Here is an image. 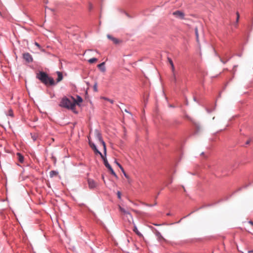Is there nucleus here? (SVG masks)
Here are the masks:
<instances>
[{"mask_svg":"<svg viewBox=\"0 0 253 253\" xmlns=\"http://www.w3.org/2000/svg\"><path fill=\"white\" fill-rule=\"evenodd\" d=\"M17 156L18 157V161L20 163H22L24 161V157L20 153H18L17 154Z\"/></svg>","mask_w":253,"mask_h":253,"instance_id":"dca6fc26","label":"nucleus"},{"mask_svg":"<svg viewBox=\"0 0 253 253\" xmlns=\"http://www.w3.org/2000/svg\"><path fill=\"white\" fill-rule=\"evenodd\" d=\"M124 174L125 176L127 179H128V178H129V177L128 176V175L126 173V172L124 173Z\"/></svg>","mask_w":253,"mask_h":253,"instance_id":"cd10ccee","label":"nucleus"},{"mask_svg":"<svg viewBox=\"0 0 253 253\" xmlns=\"http://www.w3.org/2000/svg\"><path fill=\"white\" fill-rule=\"evenodd\" d=\"M56 73H57V76H58V78H57L56 81H57V82H59L61 81H62V80L63 79L62 74L61 72H59V71H57L56 72Z\"/></svg>","mask_w":253,"mask_h":253,"instance_id":"4468645a","label":"nucleus"},{"mask_svg":"<svg viewBox=\"0 0 253 253\" xmlns=\"http://www.w3.org/2000/svg\"><path fill=\"white\" fill-rule=\"evenodd\" d=\"M220 60H221L222 62H223V63H225L226 62V61H225V62L223 61L222 60V59H220Z\"/></svg>","mask_w":253,"mask_h":253,"instance_id":"e433bc0d","label":"nucleus"},{"mask_svg":"<svg viewBox=\"0 0 253 253\" xmlns=\"http://www.w3.org/2000/svg\"><path fill=\"white\" fill-rule=\"evenodd\" d=\"M37 78L39 79L42 83L46 85H52L55 84L53 79L49 77L47 74L43 72H40L39 73L37 74Z\"/></svg>","mask_w":253,"mask_h":253,"instance_id":"f257e3e1","label":"nucleus"},{"mask_svg":"<svg viewBox=\"0 0 253 253\" xmlns=\"http://www.w3.org/2000/svg\"><path fill=\"white\" fill-rule=\"evenodd\" d=\"M168 61L170 65L171 71L173 73V80H174V82H175L176 81V77H175V73H174L175 68H174V64L173 63V62H172L171 59L169 57H168Z\"/></svg>","mask_w":253,"mask_h":253,"instance_id":"423d86ee","label":"nucleus"},{"mask_svg":"<svg viewBox=\"0 0 253 253\" xmlns=\"http://www.w3.org/2000/svg\"><path fill=\"white\" fill-rule=\"evenodd\" d=\"M92 8V5L91 3L89 4V8L91 9Z\"/></svg>","mask_w":253,"mask_h":253,"instance_id":"c85d7f7f","label":"nucleus"},{"mask_svg":"<svg viewBox=\"0 0 253 253\" xmlns=\"http://www.w3.org/2000/svg\"><path fill=\"white\" fill-rule=\"evenodd\" d=\"M104 64H105V62H102L101 64H99L97 65L98 67L103 72H104L106 71V68L104 66Z\"/></svg>","mask_w":253,"mask_h":253,"instance_id":"f8f14e48","label":"nucleus"},{"mask_svg":"<svg viewBox=\"0 0 253 253\" xmlns=\"http://www.w3.org/2000/svg\"><path fill=\"white\" fill-rule=\"evenodd\" d=\"M71 99L73 100V102H75V106L76 105H80V104L83 102V99L80 96H77V99H75L74 97H72Z\"/></svg>","mask_w":253,"mask_h":253,"instance_id":"1a4fd4ad","label":"nucleus"},{"mask_svg":"<svg viewBox=\"0 0 253 253\" xmlns=\"http://www.w3.org/2000/svg\"><path fill=\"white\" fill-rule=\"evenodd\" d=\"M172 14L176 18L180 20L185 19V13L180 10H176L172 12Z\"/></svg>","mask_w":253,"mask_h":253,"instance_id":"20e7f679","label":"nucleus"},{"mask_svg":"<svg viewBox=\"0 0 253 253\" xmlns=\"http://www.w3.org/2000/svg\"><path fill=\"white\" fill-rule=\"evenodd\" d=\"M125 111L126 112L128 113V112L126 109H125Z\"/></svg>","mask_w":253,"mask_h":253,"instance_id":"4c0bfd02","label":"nucleus"},{"mask_svg":"<svg viewBox=\"0 0 253 253\" xmlns=\"http://www.w3.org/2000/svg\"><path fill=\"white\" fill-rule=\"evenodd\" d=\"M23 59L26 61L27 63L32 62L33 61V58L32 56L28 52L24 53L22 54Z\"/></svg>","mask_w":253,"mask_h":253,"instance_id":"39448f33","label":"nucleus"},{"mask_svg":"<svg viewBox=\"0 0 253 253\" xmlns=\"http://www.w3.org/2000/svg\"><path fill=\"white\" fill-rule=\"evenodd\" d=\"M121 169V170H122V171L123 172V173L125 172V170L123 169V168L122 169Z\"/></svg>","mask_w":253,"mask_h":253,"instance_id":"473e14b6","label":"nucleus"},{"mask_svg":"<svg viewBox=\"0 0 253 253\" xmlns=\"http://www.w3.org/2000/svg\"><path fill=\"white\" fill-rule=\"evenodd\" d=\"M97 61V58H91V59H89V60H88V62H89V63L92 64V63H94V62H96Z\"/></svg>","mask_w":253,"mask_h":253,"instance_id":"6ab92c4d","label":"nucleus"},{"mask_svg":"<svg viewBox=\"0 0 253 253\" xmlns=\"http://www.w3.org/2000/svg\"><path fill=\"white\" fill-rule=\"evenodd\" d=\"M133 231L139 237H143L142 234L138 230L137 227L134 226Z\"/></svg>","mask_w":253,"mask_h":253,"instance_id":"2eb2a0df","label":"nucleus"},{"mask_svg":"<svg viewBox=\"0 0 253 253\" xmlns=\"http://www.w3.org/2000/svg\"><path fill=\"white\" fill-rule=\"evenodd\" d=\"M94 134L96 138L98 140V141L100 143V144L102 145L103 147L104 154L105 155L106 154V146L105 142L103 140L101 134L99 131L97 129L95 130Z\"/></svg>","mask_w":253,"mask_h":253,"instance_id":"7ed1b4c3","label":"nucleus"},{"mask_svg":"<svg viewBox=\"0 0 253 253\" xmlns=\"http://www.w3.org/2000/svg\"><path fill=\"white\" fill-rule=\"evenodd\" d=\"M117 194V196H118V198L119 199H121V192L118 191Z\"/></svg>","mask_w":253,"mask_h":253,"instance_id":"a878e982","label":"nucleus"},{"mask_svg":"<svg viewBox=\"0 0 253 253\" xmlns=\"http://www.w3.org/2000/svg\"><path fill=\"white\" fill-rule=\"evenodd\" d=\"M8 115L13 117V113L11 110H9L8 112Z\"/></svg>","mask_w":253,"mask_h":253,"instance_id":"b1692460","label":"nucleus"},{"mask_svg":"<svg viewBox=\"0 0 253 253\" xmlns=\"http://www.w3.org/2000/svg\"><path fill=\"white\" fill-rule=\"evenodd\" d=\"M248 252H249V253H253V250L249 251Z\"/></svg>","mask_w":253,"mask_h":253,"instance_id":"c9c22d12","label":"nucleus"},{"mask_svg":"<svg viewBox=\"0 0 253 253\" xmlns=\"http://www.w3.org/2000/svg\"><path fill=\"white\" fill-rule=\"evenodd\" d=\"M115 163L117 164V165L118 167L119 166V165H120V164L119 163H118L117 161H115Z\"/></svg>","mask_w":253,"mask_h":253,"instance_id":"2f4dec72","label":"nucleus"},{"mask_svg":"<svg viewBox=\"0 0 253 253\" xmlns=\"http://www.w3.org/2000/svg\"><path fill=\"white\" fill-rule=\"evenodd\" d=\"M107 37L109 39L112 40L114 43L116 44L119 42L118 40L115 38L113 37L112 36L108 35Z\"/></svg>","mask_w":253,"mask_h":253,"instance_id":"ddd939ff","label":"nucleus"},{"mask_svg":"<svg viewBox=\"0 0 253 253\" xmlns=\"http://www.w3.org/2000/svg\"><path fill=\"white\" fill-rule=\"evenodd\" d=\"M104 165L106 166V167L107 168L109 169L111 174L112 175H113L114 176H115L116 177H117V174H116V173L115 172V171L112 168L111 166L108 163L107 159L104 160Z\"/></svg>","mask_w":253,"mask_h":253,"instance_id":"0eeeda50","label":"nucleus"},{"mask_svg":"<svg viewBox=\"0 0 253 253\" xmlns=\"http://www.w3.org/2000/svg\"><path fill=\"white\" fill-rule=\"evenodd\" d=\"M119 208L120 211L123 213L128 214L130 215V213H129V212L127 211L126 210H125L124 208H122L121 206H119Z\"/></svg>","mask_w":253,"mask_h":253,"instance_id":"f3484780","label":"nucleus"},{"mask_svg":"<svg viewBox=\"0 0 253 253\" xmlns=\"http://www.w3.org/2000/svg\"><path fill=\"white\" fill-rule=\"evenodd\" d=\"M195 34L196 36L197 41L198 42L199 41V34H198V31L197 28H195Z\"/></svg>","mask_w":253,"mask_h":253,"instance_id":"aec40b11","label":"nucleus"},{"mask_svg":"<svg viewBox=\"0 0 253 253\" xmlns=\"http://www.w3.org/2000/svg\"><path fill=\"white\" fill-rule=\"evenodd\" d=\"M60 106L68 109L74 110L75 108V102H73V100H71L67 98H64L62 99Z\"/></svg>","mask_w":253,"mask_h":253,"instance_id":"f03ea898","label":"nucleus"},{"mask_svg":"<svg viewBox=\"0 0 253 253\" xmlns=\"http://www.w3.org/2000/svg\"><path fill=\"white\" fill-rule=\"evenodd\" d=\"M102 98L104 99V100H107V101H109L111 104H113L114 103V100H113L110 99H109L108 98H106V97H102Z\"/></svg>","mask_w":253,"mask_h":253,"instance_id":"412c9836","label":"nucleus"},{"mask_svg":"<svg viewBox=\"0 0 253 253\" xmlns=\"http://www.w3.org/2000/svg\"><path fill=\"white\" fill-rule=\"evenodd\" d=\"M119 167L120 168V169H122L123 168L122 166L121 165H119Z\"/></svg>","mask_w":253,"mask_h":253,"instance_id":"f704fd0d","label":"nucleus"},{"mask_svg":"<svg viewBox=\"0 0 253 253\" xmlns=\"http://www.w3.org/2000/svg\"><path fill=\"white\" fill-rule=\"evenodd\" d=\"M155 234L159 240H165V239L162 236L161 233L156 229L155 230Z\"/></svg>","mask_w":253,"mask_h":253,"instance_id":"9b49d317","label":"nucleus"},{"mask_svg":"<svg viewBox=\"0 0 253 253\" xmlns=\"http://www.w3.org/2000/svg\"><path fill=\"white\" fill-rule=\"evenodd\" d=\"M250 140H248V141L246 142V144H249L250 143Z\"/></svg>","mask_w":253,"mask_h":253,"instance_id":"72a5a7b5","label":"nucleus"},{"mask_svg":"<svg viewBox=\"0 0 253 253\" xmlns=\"http://www.w3.org/2000/svg\"><path fill=\"white\" fill-rule=\"evenodd\" d=\"M99 155L101 156V157L102 158V159H103V161H104V160L107 159H106V158L105 157V156H106V155H105V154H104V155H105V156H104V155L101 153V155Z\"/></svg>","mask_w":253,"mask_h":253,"instance_id":"393cba45","label":"nucleus"},{"mask_svg":"<svg viewBox=\"0 0 253 253\" xmlns=\"http://www.w3.org/2000/svg\"><path fill=\"white\" fill-rule=\"evenodd\" d=\"M35 44L37 47H38L39 48H41V46H40V45L38 42H36L35 43Z\"/></svg>","mask_w":253,"mask_h":253,"instance_id":"bb28decb","label":"nucleus"},{"mask_svg":"<svg viewBox=\"0 0 253 253\" xmlns=\"http://www.w3.org/2000/svg\"><path fill=\"white\" fill-rule=\"evenodd\" d=\"M236 15H237L236 22L238 23L239 21V18H240V15H239V13L238 12H236Z\"/></svg>","mask_w":253,"mask_h":253,"instance_id":"5701e85b","label":"nucleus"},{"mask_svg":"<svg viewBox=\"0 0 253 253\" xmlns=\"http://www.w3.org/2000/svg\"><path fill=\"white\" fill-rule=\"evenodd\" d=\"M127 180H128V182L130 183L131 182V179H130V178L129 177V178H128V179H127Z\"/></svg>","mask_w":253,"mask_h":253,"instance_id":"7c9ffc66","label":"nucleus"},{"mask_svg":"<svg viewBox=\"0 0 253 253\" xmlns=\"http://www.w3.org/2000/svg\"><path fill=\"white\" fill-rule=\"evenodd\" d=\"M89 140V145L90 147L93 150L94 152L96 154H98L99 155H101V153L97 149L95 145L92 142H91L89 140V137L88 138Z\"/></svg>","mask_w":253,"mask_h":253,"instance_id":"6e6552de","label":"nucleus"},{"mask_svg":"<svg viewBox=\"0 0 253 253\" xmlns=\"http://www.w3.org/2000/svg\"><path fill=\"white\" fill-rule=\"evenodd\" d=\"M249 223L253 226V222L252 221H249Z\"/></svg>","mask_w":253,"mask_h":253,"instance_id":"c756f323","label":"nucleus"},{"mask_svg":"<svg viewBox=\"0 0 253 253\" xmlns=\"http://www.w3.org/2000/svg\"><path fill=\"white\" fill-rule=\"evenodd\" d=\"M87 181H88V187L90 189H93L95 187H96L97 184L93 180L91 179H88Z\"/></svg>","mask_w":253,"mask_h":253,"instance_id":"9d476101","label":"nucleus"},{"mask_svg":"<svg viewBox=\"0 0 253 253\" xmlns=\"http://www.w3.org/2000/svg\"><path fill=\"white\" fill-rule=\"evenodd\" d=\"M93 89L95 91H97V83H95L93 85Z\"/></svg>","mask_w":253,"mask_h":253,"instance_id":"4be33fe9","label":"nucleus"},{"mask_svg":"<svg viewBox=\"0 0 253 253\" xmlns=\"http://www.w3.org/2000/svg\"><path fill=\"white\" fill-rule=\"evenodd\" d=\"M58 174V172L54 170H52L50 172V176L52 177L53 176H56Z\"/></svg>","mask_w":253,"mask_h":253,"instance_id":"a211bd4d","label":"nucleus"}]
</instances>
